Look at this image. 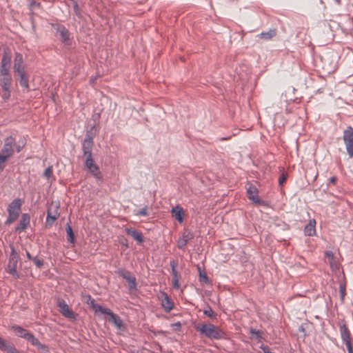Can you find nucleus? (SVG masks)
<instances>
[{"instance_id": "nucleus-33", "label": "nucleus", "mask_w": 353, "mask_h": 353, "mask_svg": "<svg viewBox=\"0 0 353 353\" xmlns=\"http://www.w3.org/2000/svg\"><path fill=\"white\" fill-rule=\"evenodd\" d=\"M85 165L86 168H88L90 167L92 168V166L97 165V164H95L94 162L92 155L85 156Z\"/></svg>"}, {"instance_id": "nucleus-48", "label": "nucleus", "mask_w": 353, "mask_h": 353, "mask_svg": "<svg viewBox=\"0 0 353 353\" xmlns=\"http://www.w3.org/2000/svg\"><path fill=\"white\" fill-rule=\"evenodd\" d=\"M74 11H75L76 14L77 15H80L79 10V7H78V5H77V2H74Z\"/></svg>"}, {"instance_id": "nucleus-4", "label": "nucleus", "mask_w": 353, "mask_h": 353, "mask_svg": "<svg viewBox=\"0 0 353 353\" xmlns=\"http://www.w3.org/2000/svg\"><path fill=\"white\" fill-rule=\"evenodd\" d=\"M59 202L58 200H52L48 205L47 222L52 224L59 216Z\"/></svg>"}, {"instance_id": "nucleus-2", "label": "nucleus", "mask_w": 353, "mask_h": 353, "mask_svg": "<svg viewBox=\"0 0 353 353\" xmlns=\"http://www.w3.org/2000/svg\"><path fill=\"white\" fill-rule=\"evenodd\" d=\"M21 203L20 200H14L8 208V218L6 221V224L10 225L15 221L21 212Z\"/></svg>"}, {"instance_id": "nucleus-5", "label": "nucleus", "mask_w": 353, "mask_h": 353, "mask_svg": "<svg viewBox=\"0 0 353 353\" xmlns=\"http://www.w3.org/2000/svg\"><path fill=\"white\" fill-rule=\"evenodd\" d=\"M343 141L350 157H353V128L348 126L343 132Z\"/></svg>"}, {"instance_id": "nucleus-17", "label": "nucleus", "mask_w": 353, "mask_h": 353, "mask_svg": "<svg viewBox=\"0 0 353 353\" xmlns=\"http://www.w3.org/2000/svg\"><path fill=\"white\" fill-rule=\"evenodd\" d=\"M172 215L179 223H182L184 219V211L181 207L176 205L172 209Z\"/></svg>"}, {"instance_id": "nucleus-49", "label": "nucleus", "mask_w": 353, "mask_h": 353, "mask_svg": "<svg viewBox=\"0 0 353 353\" xmlns=\"http://www.w3.org/2000/svg\"><path fill=\"white\" fill-rule=\"evenodd\" d=\"M329 181H330V183L334 184L336 182V181H337V178H336V176H332L329 179Z\"/></svg>"}, {"instance_id": "nucleus-15", "label": "nucleus", "mask_w": 353, "mask_h": 353, "mask_svg": "<svg viewBox=\"0 0 353 353\" xmlns=\"http://www.w3.org/2000/svg\"><path fill=\"white\" fill-rule=\"evenodd\" d=\"M23 60L22 55L19 53H16L14 63V70L15 72H23V71H25L24 67L23 66Z\"/></svg>"}, {"instance_id": "nucleus-14", "label": "nucleus", "mask_w": 353, "mask_h": 353, "mask_svg": "<svg viewBox=\"0 0 353 353\" xmlns=\"http://www.w3.org/2000/svg\"><path fill=\"white\" fill-rule=\"evenodd\" d=\"M93 145V141L90 137L85 138L83 143V151L84 157L90 156L92 154V149Z\"/></svg>"}, {"instance_id": "nucleus-27", "label": "nucleus", "mask_w": 353, "mask_h": 353, "mask_svg": "<svg viewBox=\"0 0 353 353\" xmlns=\"http://www.w3.org/2000/svg\"><path fill=\"white\" fill-rule=\"evenodd\" d=\"M17 74L20 77V81H19L20 85L22 87L26 88V89H28V88H29L28 79V77L26 76V72L23 71V72H19Z\"/></svg>"}, {"instance_id": "nucleus-31", "label": "nucleus", "mask_w": 353, "mask_h": 353, "mask_svg": "<svg viewBox=\"0 0 353 353\" xmlns=\"http://www.w3.org/2000/svg\"><path fill=\"white\" fill-rule=\"evenodd\" d=\"M66 232H67V235L68 237V241L73 243L74 242V235L72 229L69 224H68V225L66 227Z\"/></svg>"}, {"instance_id": "nucleus-25", "label": "nucleus", "mask_w": 353, "mask_h": 353, "mask_svg": "<svg viewBox=\"0 0 353 353\" xmlns=\"http://www.w3.org/2000/svg\"><path fill=\"white\" fill-rule=\"evenodd\" d=\"M172 285L175 289H179L180 283L179 280L181 279V275L178 273L177 271H172Z\"/></svg>"}, {"instance_id": "nucleus-39", "label": "nucleus", "mask_w": 353, "mask_h": 353, "mask_svg": "<svg viewBox=\"0 0 353 353\" xmlns=\"http://www.w3.org/2000/svg\"><path fill=\"white\" fill-rule=\"evenodd\" d=\"M253 202V204L256 206H259L261 205H268V201L267 200H252Z\"/></svg>"}, {"instance_id": "nucleus-51", "label": "nucleus", "mask_w": 353, "mask_h": 353, "mask_svg": "<svg viewBox=\"0 0 353 353\" xmlns=\"http://www.w3.org/2000/svg\"><path fill=\"white\" fill-rule=\"evenodd\" d=\"M39 6V3H37L35 1H32L30 2V6L31 8H34L35 6Z\"/></svg>"}, {"instance_id": "nucleus-21", "label": "nucleus", "mask_w": 353, "mask_h": 353, "mask_svg": "<svg viewBox=\"0 0 353 353\" xmlns=\"http://www.w3.org/2000/svg\"><path fill=\"white\" fill-rule=\"evenodd\" d=\"M30 223V216L28 214H23L19 222V225L17 228V231L21 232L24 230Z\"/></svg>"}, {"instance_id": "nucleus-44", "label": "nucleus", "mask_w": 353, "mask_h": 353, "mask_svg": "<svg viewBox=\"0 0 353 353\" xmlns=\"http://www.w3.org/2000/svg\"><path fill=\"white\" fill-rule=\"evenodd\" d=\"M345 344L347 347L348 353H353V347H352L351 341L348 342V343H345Z\"/></svg>"}, {"instance_id": "nucleus-18", "label": "nucleus", "mask_w": 353, "mask_h": 353, "mask_svg": "<svg viewBox=\"0 0 353 353\" xmlns=\"http://www.w3.org/2000/svg\"><path fill=\"white\" fill-rule=\"evenodd\" d=\"M304 234L309 236H314L316 234V221L314 219L310 220L305 225Z\"/></svg>"}, {"instance_id": "nucleus-8", "label": "nucleus", "mask_w": 353, "mask_h": 353, "mask_svg": "<svg viewBox=\"0 0 353 353\" xmlns=\"http://www.w3.org/2000/svg\"><path fill=\"white\" fill-rule=\"evenodd\" d=\"M194 238V234L189 230H185L182 236L177 241V246L179 249L184 250L188 241Z\"/></svg>"}, {"instance_id": "nucleus-13", "label": "nucleus", "mask_w": 353, "mask_h": 353, "mask_svg": "<svg viewBox=\"0 0 353 353\" xmlns=\"http://www.w3.org/2000/svg\"><path fill=\"white\" fill-rule=\"evenodd\" d=\"M61 314L67 318L74 319V313L69 309L68 304L64 301H60L58 303Z\"/></svg>"}, {"instance_id": "nucleus-35", "label": "nucleus", "mask_w": 353, "mask_h": 353, "mask_svg": "<svg viewBox=\"0 0 353 353\" xmlns=\"http://www.w3.org/2000/svg\"><path fill=\"white\" fill-rule=\"evenodd\" d=\"M250 334L252 335L253 337L258 340H261V334L259 330H256L254 329L250 330Z\"/></svg>"}, {"instance_id": "nucleus-53", "label": "nucleus", "mask_w": 353, "mask_h": 353, "mask_svg": "<svg viewBox=\"0 0 353 353\" xmlns=\"http://www.w3.org/2000/svg\"><path fill=\"white\" fill-rule=\"evenodd\" d=\"M338 4L341 3V0H335Z\"/></svg>"}, {"instance_id": "nucleus-16", "label": "nucleus", "mask_w": 353, "mask_h": 353, "mask_svg": "<svg viewBox=\"0 0 353 353\" xmlns=\"http://www.w3.org/2000/svg\"><path fill=\"white\" fill-rule=\"evenodd\" d=\"M340 334L344 343L351 341L350 332L345 323L340 324Z\"/></svg>"}, {"instance_id": "nucleus-45", "label": "nucleus", "mask_w": 353, "mask_h": 353, "mask_svg": "<svg viewBox=\"0 0 353 353\" xmlns=\"http://www.w3.org/2000/svg\"><path fill=\"white\" fill-rule=\"evenodd\" d=\"M203 313L208 316H212L214 312L211 307H208L207 310H204Z\"/></svg>"}, {"instance_id": "nucleus-3", "label": "nucleus", "mask_w": 353, "mask_h": 353, "mask_svg": "<svg viewBox=\"0 0 353 353\" xmlns=\"http://www.w3.org/2000/svg\"><path fill=\"white\" fill-rule=\"evenodd\" d=\"M12 83V77H6L0 78V87L1 89V97L6 101L10 97V90Z\"/></svg>"}, {"instance_id": "nucleus-36", "label": "nucleus", "mask_w": 353, "mask_h": 353, "mask_svg": "<svg viewBox=\"0 0 353 353\" xmlns=\"http://www.w3.org/2000/svg\"><path fill=\"white\" fill-rule=\"evenodd\" d=\"M8 157L3 154H0V171L3 170L5 167V163L8 160Z\"/></svg>"}, {"instance_id": "nucleus-50", "label": "nucleus", "mask_w": 353, "mask_h": 353, "mask_svg": "<svg viewBox=\"0 0 353 353\" xmlns=\"http://www.w3.org/2000/svg\"><path fill=\"white\" fill-rule=\"evenodd\" d=\"M173 327L175 328V329H180L181 327V324L180 322H176L175 323L173 324Z\"/></svg>"}, {"instance_id": "nucleus-9", "label": "nucleus", "mask_w": 353, "mask_h": 353, "mask_svg": "<svg viewBox=\"0 0 353 353\" xmlns=\"http://www.w3.org/2000/svg\"><path fill=\"white\" fill-rule=\"evenodd\" d=\"M18 263V256L14 253V250L10 254L9 263H8V270L9 272L13 276L18 277V274L17 272V265Z\"/></svg>"}, {"instance_id": "nucleus-10", "label": "nucleus", "mask_w": 353, "mask_h": 353, "mask_svg": "<svg viewBox=\"0 0 353 353\" xmlns=\"http://www.w3.org/2000/svg\"><path fill=\"white\" fill-rule=\"evenodd\" d=\"M159 299L161 300L162 307L166 312H170L173 309L174 303L166 293L161 292Z\"/></svg>"}, {"instance_id": "nucleus-46", "label": "nucleus", "mask_w": 353, "mask_h": 353, "mask_svg": "<svg viewBox=\"0 0 353 353\" xmlns=\"http://www.w3.org/2000/svg\"><path fill=\"white\" fill-rule=\"evenodd\" d=\"M170 266L172 268V271H177L176 270V266H177V263L172 260L170 261Z\"/></svg>"}, {"instance_id": "nucleus-19", "label": "nucleus", "mask_w": 353, "mask_h": 353, "mask_svg": "<svg viewBox=\"0 0 353 353\" xmlns=\"http://www.w3.org/2000/svg\"><path fill=\"white\" fill-rule=\"evenodd\" d=\"M125 232L128 235H130L138 243H143V239L141 232L132 228H126Z\"/></svg>"}, {"instance_id": "nucleus-6", "label": "nucleus", "mask_w": 353, "mask_h": 353, "mask_svg": "<svg viewBox=\"0 0 353 353\" xmlns=\"http://www.w3.org/2000/svg\"><path fill=\"white\" fill-rule=\"evenodd\" d=\"M325 256L327 260V263H329L332 272L337 274V272H339L340 268L339 259L336 257L334 253L330 250H327L325 252Z\"/></svg>"}, {"instance_id": "nucleus-47", "label": "nucleus", "mask_w": 353, "mask_h": 353, "mask_svg": "<svg viewBox=\"0 0 353 353\" xmlns=\"http://www.w3.org/2000/svg\"><path fill=\"white\" fill-rule=\"evenodd\" d=\"M6 344L7 343L2 338L0 337V350H3Z\"/></svg>"}, {"instance_id": "nucleus-42", "label": "nucleus", "mask_w": 353, "mask_h": 353, "mask_svg": "<svg viewBox=\"0 0 353 353\" xmlns=\"http://www.w3.org/2000/svg\"><path fill=\"white\" fill-rule=\"evenodd\" d=\"M199 280L201 282H204V283L208 282V276H206V274L205 273H203V274L200 273Z\"/></svg>"}, {"instance_id": "nucleus-34", "label": "nucleus", "mask_w": 353, "mask_h": 353, "mask_svg": "<svg viewBox=\"0 0 353 353\" xmlns=\"http://www.w3.org/2000/svg\"><path fill=\"white\" fill-rule=\"evenodd\" d=\"M4 351H7L8 353H19V351L12 345L6 344L3 349Z\"/></svg>"}, {"instance_id": "nucleus-22", "label": "nucleus", "mask_w": 353, "mask_h": 353, "mask_svg": "<svg viewBox=\"0 0 353 353\" xmlns=\"http://www.w3.org/2000/svg\"><path fill=\"white\" fill-rule=\"evenodd\" d=\"M11 328L14 332L16 335L24 339L27 338L28 334H29L30 333L28 330L23 329L22 327L19 325H12Z\"/></svg>"}, {"instance_id": "nucleus-29", "label": "nucleus", "mask_w": 353, "mask_h": 353, "mask_svg": "<svg viewBox=\"0 0 353 353\" xmlns=\"http://www.w3.org/2000/svg\"><path fill=\"white\" fill-rule=\"evenodd\" d=\"M60 37L63 41H67L69 39V32L65 28L60 27L58 28Z\"/></svg>"}, {"instance_id": "nucleus-52", "label": "nucleus", "mask_w": 353, "mask_h": 353, "mask_svg": "<svg viewBox=\"0 0 353 353\" xmlns=\"http://www.w3.org/2000/svg\"><path fill=\"white\" fill-rule=\"evenodd\" d=\"M26 255H27V257H28L29 259H32V256H31L30 254L28 252H27Z\"/></svg>"}, {"instance_id": "nucleus-1", "label": "nucleus", "mask_w": 353, "mask_h": 353, "mask_svg": "<svg viewBox=\"0 0 353 353\" xmlns=\"http://www.w3.org/2000/svg\"><path fill=\"white\" fill-rule=\"evenodd\" d=\"M196 330L199 331L201 334L211 339H219L223 337V332L219 329L218 327L213 324H202L196 326Z\"/></svg>"}, {"instance_id": "nucleus-37", "label": "nucleus", "mask_w": 353, "mask_h": 353, "mask_svg": "<svg viewBox=\"0 0 353 353\" xmlns=\"http://www.w3.org/2000/svg\"><path fill=\"white\" fill-rule=\"evenodd\" d=\"M52 175V168L51 166H49L43 172V176L47 179H50Z\"/></svg>"}, {"instance_id": "nucleus-41", "label": "nucleus", "mask_w": 353, "mask_h": 353, "mask_svg": "<svg viewBox=\"0 0 353 353\" xmlns=\"http://www.w3.org/2000/svg\"><path fill=\"white\" fill-rule=\"evenodd\" d=\"M339 290H340L341 298L342 300H343L345 295V286L343 284H341L339 286Z\"/></svg>"}, {"instance_id": "nucleus-11", "label": "nucleus", "mask_w": 353, "mask_h": 353, "mask_svg": "<svg viewBox=\"0 0 353 353\" xmlns=\"http://www.w3.org/2000/svg\"><path fill=\"white\" fill-rule=\"evenodd\" d=\"M14 143V139L12 137H9L6 139L3 148L1 150V154L6 157L9 158L12 156L13 153L12 149V143Z\"/></svg>"}, {"instance_id": "nucleus-23", "label": "nucleus", "mask_w": 353, "mask_h": 353, "mask_svg": "<svg viewBox=\"0 0 353 353\" xmlns=\"http://www.w3.org/2000/svg\"><path fill=\"white\" fill-rule=\"evenodd\" d=\"M109 321L112 323L117 329L121 330L123 327V321L121 319L117 314H114L112 312L109 316Z\"/></svg>"}, {"instance_id": "nucleus-12", "label": "nucleus", "mask_w": 353, "mask_h": 353, "mask_svg": "<svg viewBox=\"0 0 353 353\" xmlns=\"http://www.w3.org/2000/svg\"><path fill=\"white\" fill-rule=\"evenodd\" d=\"M120 275L128 282L130 290L136 288V279L133 276L131 273L126 270L120 271Z\"/></svg>"}, {"instance_id": "nucleus-40", "label": "nucleus", "mask_w": 353, "mask_h": 353, "mask_svg": "<svg viewBox=\"0 0 353 353\" xmlns=\"http://www.w3.org/2000/svg\"><path fill=\"white\" fill-rule=\"evenodd\" d=\"M135 214L137 216H147L148 215V209L147 208H143L141 210L135 212Z\"/></svg>"}, {"instance_id": "nucleus-43", "label": "nucleus", "mask_w": 353, "mask_h": 353, "mask_svg": "<svg viewBox=\"0 0 353 353\" xmlns=\"http://www.w3.org/2000/svg\"><path fill=\"white\" fill-rule=\"evenodd\" d=\"M33 261H34V264H35L37 267H39V268L41 267V266L43 265V261H42V260H41V259H37V258H34V259H33Z\"/></svg>"}, {"instance_id": "nucleus-38", "label": "nucleus", "mask_w": 353, "mask_h": 353, "mask_svg": "<svg viewBox=\"0 0 353 353\" xmlns=\"http://www.w3.org/2000/svg\"><path fill=\"white\" fill-rule=\"evenodd\" d=\"M288 179V174L286 173H282L281 176L279 179V185H283V184Z\"/></svg>"}, {"instance_id": "nucleus-20", "label": "nucleus", "mask_w": 353, "mask_h": 353, "mask_svg": "<svg viewBox=\"0 0 353 353\" xmlns=\"http://www.w3.org/2000/svg\"><path fill=\"white\" fill-rule=\"evenodd\" d=\"M28 342H30L32 345L37 347L39 350H45L46 346L40 343V341L34 337V336L32 333H29L28 334L27 338L26 339Z\"/></svg>"}, {"instance_id": "nucleus-26", "label": "nucleus", "mask_w": 353, "mask_h": 353, "mask_svg": "<svg viewBox=\"0 0 353 353\" xmlns=\"http://www.w3.org/2000/svg\"><path fill=\"white\" fill-rule=\"evenodd\" d=\"M92 174L93 176L99 181H101L102 179V174L101 172L99 170V168L98 165L92 166V168L90 167L87 168Z\"/></svg>"}, {"instance_id": "nucleus-32", "label": "nucleus", "mask_w": 353, "mask_h": 353, "mask_svg": "<svg viewBox=\"0 0 353 353\" xmlns=\"http://www.w3.org/2000/svg\"><path fill=\"white\" fill-rule=\"evenodd\" d=\"M10 66L1 65L0 74L1 77H11L9 70Z\"/></svg>"}, {"instance_id": "nucleus-28", "label": "nucleus", "mask_w": 353, "mask_h": 353, "mask_svg": "<svg viewBox=\"0 0 353 353\" xmlns=\"http://www.w3.org/2000/svg\"><path fill=\"white\" fill-rule=\"evenodd\" d=\"M248 199H257L258 190L255 186L250 185L247 189Z\"/></svg>"}, {"instance_id": "nucleus-30", "label": "nucleus", "mask_w": 353, "mask_h": 353, "mask_svg": "<svg viewBox=\"0 0 353 353\" xmlns=\"http://www.w3.org/2000/svg\"><path fill=\"white\" fill-rule=\"evenodd\" d=\"M11 57L10 54L7 52L6 50H4L2 60H1V65L4 66H10Z\"/></svg>"}, {"instance_id": "nucleus-7", "label": "nucleus", "mask_w": 353, "mask_h": 353, "mask_svg": "<svg viewBox=\"0 0 353 353\" xmlns=\"http://www.w3.org/2000/svg\"><path fill=\"white\" fill-rule=\"evenodd\" d=\"M90 306L92 309L94 311L95 314L98 316L108 315V316L112 313V310L109 308L105 307L98 303H97L94 300H92L90 301Z\"/></svg>"}, {"instance_id": "nucleus-24", "label": "nucleus", "mask_w": 353, "mask_h": 353, "mask_svg": "<svg viewBox=\"0 0 353 353\" xmlns=\"http://www.w3.org/2000/svg\"><path fill=\"white\" fill-rule=\"evenodd\" d=\"M276 35V29H270V30L267 32H263L260 34L258 35V37L264 39V40H269L273 38Z\"/></svg>"}]
</instances>
